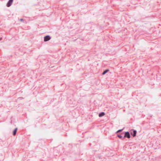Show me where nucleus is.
Returning a JSON list of instances; mask_svg holds the SVG:
<instances>
[{"mask_svg":"<svg viewBox=\"0 0 161 161\" xmlns=\"http://www.w3.org/2000/svg\"><path fill=\"white\" fill-rule=\"evenodd\" d=\"M124 137V138L125 137H127V138H128V139L130 138V134L128 131H126L125 132Z\"/></svg>","mask_w":161,"mask_h":161,"instance_id":"f257e3e1","label":"nucleus"},{"mask_svg":"<svg viewBox=\"0 0 161 161\" xmlns=\"http://www.w3.org/2000/svg\"><path fill=\"white\" fill-rule=\"evenodd\" d=\"M51 39V37L49 35H47L44 37V41L47 42L49 40Z\"/></svg>","mask_w":161,"mask_h":161,"instance_id":"f03ea898","label":"nucleus"},{"mask_svg":"<svg viewBox=\"0 0 161 161\" xmlns=\"http://www.w3.org/2000/svg\"><path fill=\"white\" fill-rule=\"evenodd\" d=\"M13 0H9L7 4V6L9 7L12 4Z\"/></svg>","mask_w":161,"mask_h":161,"instance_id":"7ed1b4c3","label":"nucleus"},{"mask_svg":"<svg viewBox=\"0 0 161 161\" xmlns=\"http://www.w3.org/2000/svg\"><path fill=\"white\" fill-rule=\"evenodd\" d=\"M137 132L136 130H134L133 133L132 132H130V134L132 135L133 137L135 136L136 135Z\"/></svg>","mask_w":161,"mask_h":161,"instance_id":"20e7f679","label":"nucleus"},{"mask_svg":"<svg viewBox=\"0 0 161 161\" xmlns=\"http://www.w3.org/2000/svg\"><path fill=\"white\" fill-rule=\"evenodd\" d=\"M105 113L104 112H102L99 114V117H101L105 115Z\"/></svg>","mask_w":161,"mask_h":161,"instance_id":"39448f33","label":"nucleus"},{"mask_svg":"<svg viewBox=\"0 0 161 161\" xmlns=\"http://www.w3.org/2000/svg\"><path fill=\"white\" fill-rule=\"evenodd\" d=\"M17 128H16L13 131V135L14 136H15L16 133L17 131Z\"/></svg>","mask_w":161,"mask_h":161,"instance_id":"423d86ee","label":"nucleus"},{"mask_svg":"<svg viewBox=\"0 0 161 161\" xmlns=\"http://www.w3.org/2000/svg\"><path fill=\"white\" fill-rule=\"evenodd\" d=\"M118 137H119V138L121 139L122 140H124V137H123L121 135H118L117 136Z\"/></svg>","mask_w":161,"mask_h":161,"instance_id":"0eeeda50","label":"nucleus"},{"mask_svg":"<svg viewBox=\"0 0 161 161\" xmlns=\"http://www.w3.org/2000/svg\"><path fill=\"white\" fill-rule=\"evenodd\" d=\"M109 71V70L107 69L105 70L102 73L103 75H105L106 73L108 71Z\"/></svg>","mask_w":161,"mask_h":161,"instance_id":"6e6552de","label":"nucleus"},{"mask_svg":"<svg viewBox=\"0 0 161 161\" xmlns=\"http://www.w3.org/2000/svg\"><path fill=\"white\" fill-rule=\"evenodd\" d=\"M123 130V129H120V130H118L117 132H116V133H118L119 132H120L121 131H122V130Z\"/></svg>","mask_w":161,"mask_h":161,"instance_id":"1a4fd4ad","label":"nucleus"},{"mask_svg":"<svg viewBox=\"0 0 161 161\" xmlns=\"http://www.w3.org/2000/svg\"><path fill=\"white\" fill-rule=\"evenodd\" d=\"M20 21H23V19H20Z\"/></svg>","mask_w":161,"mask_h":161,"instance_id":"9d476101","label":"nucleus"}]
</instances>
